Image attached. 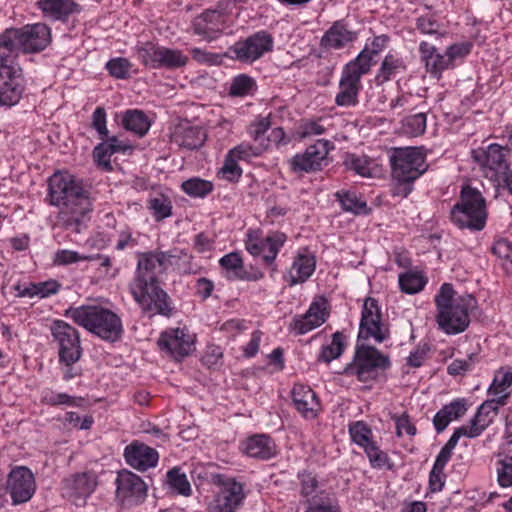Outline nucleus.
Masks as SVG:
<instances>
[{
	"instance_id": "1a4fd4ad",
	"label": "nucleus",
	"mask_w": 512,
	"mask_h": 512,
	"mask_svg": "<svg viewBox=\"0 0 512 512\" xmlns=\"http://www.w3.org/2000/svg\"><path fill=\"white\" fill-rule=\"evenodd\" d=\"M392 177L399 184H410L427 169L425 156L415 147L397 148L390 156Z\"/></svg>"
},
{
	"instance_id": "f704fd0d",
	"label": "nucleus",
	"mask_w": 512,
	"mask_h": 512,
	"mask_svg": "<svg viewBox=\"0 0 512 512\" xmlns=\"http://www.w3.org/2000/svg\"><path fill=\"white\" fill-rule=\"evenodd\" d=\"M122 125L127 131L142 137L150 129L151 122L142 110L130 109L124 112Z\"/></svg>"
},
{
	"instance_id": "37998d69",
	"label": "nucleus",
	"mask_w": 512,
	"mask_h": 512,
	"mask_svg": "<svg viewBox=\"0 0 512 512\" xmlns=\"http://www.w3.org/2000/svg\"><path fill=\"white\" fill-rule=\"evenodd\" d=\"M305 504V512H339L336 500L328 492L318 494Z\"/></svg>"
},
{
	"instance_id": "20e7f679",
	"label": "nucleus",
	"mask_w": 512,
	"mask_h": 512,
	"mask_svg": "<svg viewBox=\"0 0 512 512\" xmlns=\"http://www.w3.org/2000/svg\"><path fill=\"white\" fill-rule=\"evenodd\" d=\"M51 41L50 28L43 23L26 25L22 28H9L0 34V51L14 54L36 53L44 50Z\"/></svg>"
},
{
	"instance_id": "0eeeda50",
	"label": "nucleus",
	"mask_w": 512,
	"mask_h": 512,
	"mask_svg": "<svg viewBox=\"0 0 512 512\" xmlns=\"http://www.w3.org/2000/svg\"><path fill=\"white\" fill-rule=\"evenodd\" d=\"M390 359L375 347L357 345L353 361L343 370L347 376H356L360 381L366 382L377 377L379 371L390 367Z\"/></svg>"
},
{
	"instance_id": "2f4dec72",
	"label": "nucleus",
	"mask_w": 512,
	"mask_h": 512,
	"mask_svg": "<svg viewBox=\"0 0 512 512\" xmlns=\"http://www.w3.org/2000/svg\"><path fill=\"white\" fill-rule=\"evenodd\" d=\"M107 140L99 143L93 150V156L98 165L111 170L110 158L112 155L125 152L129 147L116 136L106 137Z\"/></svg>"
},
{
	"instance_id": "49530a36",
	"label": "nucleus",
	"mask_w": 512,
	"mask_h": 512,
	"mask_svg": "<svg viewBox=\"0 0 512 512\" xmlns=\"http://www.w3.org/2000/svg\"><path fill=\"white\" fill-rule=\"evenodd\" d=\"M427 280L417 272H406L399 275V286L407 294H415L423 290Z\"/></svg>"
},
{
	"instance_id": "8fccbe9b",
	"label": "nucleus",
	"mask_w": 512,
	"mask_h": 512,
	"mask_svg": "<svg viewBox=\"0 0 512 512\" xmlns=\"http://www.w3.org/2000/svg\"><path fill=\"white\" fill-rule=\"evenodd\" d=\"M512 385V372H499L493 379L492 384L488 389V393L493 396V398H499L500 396H505V401L509 397L510 393L508 389Z\"/></svg>"
},
{
	"instance_id": "4be33fe9",
	"label": "nucleus",
	"mask_w": 512,
	"mask_h": 512,
	"mask_svg": "<svg viewBox=\"0 0 512 512\" xmlns=\"http://www.w3.org/2000/svg\"><path fill=\"white\" fill-rule=\"evenodd\" d=\"M503 405H505L504 395L499 398L486 400L479 406L469 425H463L458 428L465 431L468 438L479 436L492 423L493 418L498 414L499 407Z\"/></svg>"
},
{
	"instance_id": "c9c22d12",
	"label": "nucleus",
	"mask_w": 512,
	"mask_h": 512,
	"mask_svg": "<svg viewBox=\"0 0 512 512\" xmlns=\"http://www.w3.org/2000/svg\"><path fill=\"white\" fill-rule=\"evenodd\" d=\"M165 252H149L141 255L138 265L136 276L150 275L157 279L155 269L159 267L160 271H166Z\"/></svg>"
},
{
	"instance_id": "79ce46f5",
	"label": "nucleus",
	"mask_w": 512,
	"mask_h": 512,
	"mask_svg": "<svg viewBox=\"0 0 512 512\" xmlns=\"http://www.w3.org/2000/svg\"><path fill=\"white\" fill-rule=\"evenodd\" d=\"M299 479V492L300 495L305 499V503L322 492H326L321 489L319 482L315 475L310 472H302L298 475Z\"/></svg>"
},
{
	"instance_id": "bb28decb",
	"label": "nucleus",
	"mask_w": 512,
	"mask_h": 512,
	"mask_svg": "<svg viewBox=\"0 0 512 512\" xmlns=\"http://www.w3.org/2000/svg\"><path fill=\"white\" fill-rule=\"evenodd\" d=\"M223 15L219 11L207 10L197 16L193 21L195 34L207 39H214L223 29Z\"/></svg>"
},
{
	"instance_id": "7ed1b4c3",
	"label": "nucleus",
	"mask_w": 512,
	"mask_h": 512,
	"mask_svg": "<svg viewBox=\"0 0 512 512\" xmlns=\"http://www.w3.org/2000/svg\"><path fill=\"white\" fill-rule=\"evenodd\" d=\"M65 315L103 340L114 342L121 337L122 322L117 314L99 306L70 307Z\"/></svg>"
},
{
	"instance_id": "864d4df0",
	"label": "nucleus",
	"mask_w": 512,
	"mask_h": 512,
	"mask_svg": "<svg viewBox=\"0 0 512 512\" xmlns=\"http://www.w3.org/2000/svg\"><path fill=\"white\" fill-rule=\"evenodd\" d=\"M402 129L409 136H419L426 130V114L423 112L416 113L404 119Z\"/></svg>"
},
{
	"instance_id": "69168bd1",
	"label": "nucleus",
	"mask_w": 512,
	"mask_h": 512,
	"mask_svg": "<svg viewBox=\"0 0 512 512\" xmlns=\"http://www.w3.org/2000/svg\"><path fill=\"white\" fill-rule=\"evenodd\" d=\"M367 457L369 458L370 464L374 468L386 467L389 463V458L385 452L379 449V447L372 442L364 449Z\"/></svg>"
},
{
	"instance_id": "423d86ee",
	"label": "nucleus",
	"mask_w": 512,
	"mask_h": 512,
	"mask_svg": "<svg viewBox=\"0 0 512 512\" xmlns=\"http://www.w3.org/2000/svg\"><path fill=\"white\" fill-rule=\"evenodd\" d=\"M130 292L142 310L151 316L170 315L167 293L160 287L158 279L150 275L135 276L130 283Z\"/></svg>"
},
{
	"instance_id": "f3484780",
	"label": "nucleus",
	"mask_w": 512,
	"mask_h": 512,
	"mask_svg": "<svg viewBox=\"0 0 512 512\" xmlns=\"http://www.w3.org/2000/svg\"><path fill=\"white\" fill-rule=\"evenodd\" d=\"M510 149L507 146H501L493 143L486 148H477L472 150L473 160L478 163L485 171L486 176L496 178L499 174H506L509 169L507 157Z\"/></svg>"
},
{
	"instance_id": "c85d7f7f",
	"label": "nucleus",
	"mask_w": 512,
	"mask_h": 512,
	"mask_svg": "<svg viewBox=\"0 0 512 512\" xmlns=\"http://www.w3.org/2000/svg\"><path fill=\"white\" fill-rule=\"evenodd\" d=\"M243 451L249 457L267 460L275 456L276 446L269 436L260 434L248 438L243 443Z\"/></svg>"
},
{
	"instance_id": "4d7b16f0",
	"label": "nucleus",
	"mask_w": 512,
	"mask_h": 512,
	"mask_svg": "<svg viewBox=\"0 0 512 512\" xmlns=\"http://www.w3.org/2000/svg\"><path fill=\"white\" fill-rule=\"evenodd\" d=\"M349 432L353 442L364 449L373 442L371 440L372 432L370 428H368V426L362 421H358L351 425Z\"/></svg>"
},
{
	"instance_id": "9b49d317",
	"label": "nucleus",
	"mask_w": 512,
	"mask_h": 512,
	"mask_svg": "<svg viewBox=\"0 0 512 512\" xmlns=\"http://www.w3.org/2000/svg\"><path fill=\"white\" fill-rule=\"evenodd\" d=\"M210 481L219 487V491L208 504V511L236 512L245 498L243 485L219 473H212Z\"/></svg>"
},
{
	"instance_id": "412c9836",
	"label": "nucleus",
	"mask_w": 512,
	"mask_h": 512,
	"mask_svg": "<svg viewBox=\"0 0 512 512\" xmlns=\"http://www.w3.org/2000/svg\"><path fill=\"white\" fill-rule=\"evenodd\" d=\"M98 478L94 471H84L69 475L62 480V491L73 502H85L95 491Z\"/></svg>"
},
{
	"instance_id": "de8ad7c7",
	"label": "nucleus",
	"mask_w": 512,
	"mask_h": 512,
	"mask_svg": "<svg viewBox=\"0 0 512 512\" xmlns=\"http://www.w3.org/2000/svg\"><path fill=\"white\" fill-rule=\"evenodd\" d=\"M496 462V474L498 484L503 487L512 486V456L499 453Z\"/></svg>"
},
{
	"instance_id": "a878e982",
	"label": "nucleus",
	"mask_w": 512,
	"mask_h": 512,
	"mask_svg": "<svg viewBox=\"0 0 512 512\" xmlns=\"http://www.w3.org/2000/svg\"><path fill=\"white\" fill-rule=\"evenodd\" d=\"M292 400L297 411L306 419H314L320 411V402L316 393L303 384L294 385Z\"/></svg>"
},
{
	"instance_id": "4468645a",
	"label": "nucleus",
	"mask_w": 512,
	"mask_h": 512,
	"mask_svg": "<svg viewBox=\"0 0 512 512\" xmlns=\"http://www.w3.org/2000/svg\"><path fill=\"white\" fill-rule=\"evenodd\" d=\"M285 241L286 235L282 232H271L264 238L261 230L250 229L247 232L245 247L251 255H262L264 262L266 264H271L275 260Z\"/></svg>"
},
{
	"instance_id": "f8f14e48",
	"label": "nucleus",
	"mask_w": 512,
	"mask_h": 512,
	"mask_svg": "<svg viewBox=\"0 0 512 512\" xmlns=\"http://www.w3.org/2000/svg\"><path fill=\"white\" fill-rule=\"evenodd\" d=\"M50 330L58 348L59 362L66 367L78 362L82 356V347L77 329L63 320H56Z\"/></svg>"
},
{
	"instance_id": "6e6552de",
	"label": "nucleus",
	"mask_w": 512,
	"mask_h": 512,
	"mask_svg": "<svg viewBox=\"0 0 512 512\" xmlns=\"http://www.w3.org/2000/svg\"><path fill=\"white\" fill-rule=\"evenodd\" d=\"M24 91L23 71L14 54L0 51V105L13 106Z\"/></svg>"
},
{
	"instance_id": "774afa93",
	"label": "nucleus",
	"mask_w": 512,
	"mask_h": 512,
	"mask_svg": "<svg viewBox=\"0 0 512 512\" xmlns=\"http://www.w3.org/2000/svg\"><path fill=\"white\" fill-rule=\"evenodd\" d=\"M93 256L80 255L75 251L71 250H59L55 254L54 261L58 265H68L79 261H90L93 260Z\"/></svg>"
},
{
	"instance_id": "b1692460",
	"label": "nucleus",
	"mask_w": 512,
	"mask_h": 512,
	"mask_svg": "<svg viewBox=\"0 0 512 512\" xmlns=\"http://www.w3.org/2000/svg\"><path fill=\"white\" fill-rule=\"evenodd\" d=\"M124 458L129 466L140 471L155 467L158 463V452L148 445L133 441L124 450Z\"/></svg>"
},
{
	"instance_id": "338daca9",
	"label": "nucleus",
	"mask_w": 512,
	"mask_h": 512,
	"mask_svg": "<svg viewBox=\"0 0 512 512\" xmlns=\"http://www.w3.org/2000/svg\"><path fill=\"white\" fill-rule=\"evenodd\" d=\"M270 126L271 122L269 117H262L249 125L248 134L255 142L264 143L265 139L263 138V135Z\"/></svg>"
},
{
	"instance_id": "e2e57ef3",
	"label": "nucleus",
	"mask_w": 512,
	"mask_h": 512,
	"mask_svg": "<svg viewBox=\"0 0 512 512\" xmlns=\"http://www.w3.org/2000/svg\"><path fill=\"white\" fill-rule=\"evenodd\" d=\"M477 362V355L470 354L465 359H455L447 367L448 374L458 376L470 371Z\"/></svg>"
},
{
	"instance_id": "c756f323",
	"label": "nucleus",
	"mask_w": 512,
	"mask_h": 512,
	"mask_svg": "<svg viewBox=\"0 0 512 512\" xmlns=\"http://www.w3.org/2000/svg\"><path fill=\"white\" fill-rule=\"evenodd\" d=\"M37 6L45 17L52 20H65L80 10L79 5L72 0H39Z\"/></svg>"
},
{
	"instance_id": "ea45409f",
	"label": "nucleus",
	"mask_w": 512,
	"mask_h": 512,
	"mask_svg": "<svg viewBox=\"0 0 512 512\" xmlns=\"http://www.w3.org/2000/svg\"><path fill=\"white\" fill-rule=\"evenodd\" d=\"M405 68L403 61L392 54L385 56L375 77L377 84L389 81L393 76Z\"/></svg>"
},
{
	"instance_id": "5fc2aeb1",
	"label": "nucleus",
	"mask_w": 512,
	"mask_h": 512,
	"mask_svg": "<svg viewBox=\"0 0 512 512\" xmlns=\"http://www.w3.org/2000/svg\"><path fill=\"white\" fill-rule=\"evenodd\" d=\"M221 267L226 271V277L230 280H237L238 274L243 269V262L240 255L231 252L223 256L219 261Z\"/></svg>"
},
{
	"instance_id": "603ef678",
	"label": "nucleus",
	"mask_w": 512,
	"mask_h": 512,
	"mask_svg": "<svg viewBox=\"0 0 512 512\" xmlns=\"http://www.w3.org/2000/svg\"><path fill=\"white\" fill-rule=\"evenodd\" d=\"M266 149L267 145H264L262 142L257 145L243 142L231 149L229 152L230 156L233 158H237L238 160H249L252 157L261 155Z\"/></svg>"
},
{
	"instance_id": "a19ab883",
	"label": "nucleus",
	"mask_w": 512,
	"mask_h": 512,
	"mask_svg": "<svg viewBox=\"0 0 512 512\" xmlns=\"http://www.w3.org/2000/svg\"><path fill=\"white\" fill-rule=\"evenodd\" d=\"M188 61V56L182 51L162 46L159 68L179 69L184 67Z\"/></svg>"
},
{
	"instance_id": "a211bd4d",
	"label": "nucleus",
	"mask_w": 512,
	"mask_h": 512,
	"mask_svg": "<svg viewBox=\"0 0 512 512\" xmlns=\"http://www.w3.org/2000/svg\"><path fill=\"white\" fill-rule=\"evenodd\" d=\"M334 144L328 140L319 139L308 146L303 153L296 154L291 160V168L295 172H311L327 165V156Z\"/></svg>"
},
{
	"instance_id": "7c9ffc66",
	"label": "nucleus",
	"mask_w": 512,
	"mask_h": 512,
	"mask_svg": "<svg viewBox=\"0 0 512 512\" xmlns=\"http://www.w3.org/2000/svg\"><path fill=\"white\" fill-rule=\"evenodd\" d=\"M466 411L467 405L464 399H456L444 405L433 418L436 431L443 432L451 421L459 419Z\"/></svg>"
},
{
	"instance_id": "dca6fc26",
	"label": "nucleus",
	"mask_w": 512,
	"mask_h": 512,
	"mask_svg": "<svg viewBox=\"0 0 512 512\" xmlns=\"http://www.w3.org/2000/svg\"><path fill=\"white\" fill-rule=\"evenodd\" d=\"M6 492L13 505L28 502L36 492V480L33 472L26 466L13 468L6 480Z\"/></svg>"
},
{
	"instance_id": "f257e3e1",
	"label": "nucleus",
	"mask_w": 512,
	"mask_h": 512,
	"mask_svg": "<svg viewBox=\"0 0 512 512\" xmlns=\"http://www.w3.org/2000/svg\"><path fill=\"white\" fill-rule=\"evenodd\" d=\"M47 200L57 206L58 224L73 233H80L92 212L89 191L83 181L68 172H57L48 181Z\"/></svg>"
},
{
	"instance_id": "72a5a7b5",
	"label": "nucleus",
	"mask_w": 512,
	"mask_h": 512,
	"mask_svg": "<svg viewBox=\"0 0 512 512\" xmlns=\"http://www.w3.org/2000/svg\"><path fill=\"white\" fill-rule=\"evenodd\" d=\"M166 270L173 266L181 274H195L199 267L193 263V257L186 251L174 248L165 252Z\"/></svg>"
},
{
	"instance_id": "393cba45",
	"label": "nucleus",
	"mask_w": 512,
	"mask_h": 512,
	"mask_svg": "<svg viewBox=\"0 0 512 512\" xmlns=\"http://www.w3.org/2000/svg\"><path fill=\"white\" fill-rule=\"evenodd\" d=\"M205 139V131L201 127L191 125L188 121L177 124L171 134L172 143L189 150L200 148Z\"/></svg>"
},
{
	"instance_id": "13d9d810",
	"label": "nucleus",
	"mask_w": 512,
	"mask_h": 512,
	"mask_svg": "<svg viewBox=\"0 0 512 512\" xmlns=\"http://www.w3.org/2000/svg\"><path fill=\"white\" fill-rule=\"evenodd\" d=\"M149 209L156 220H162L171 215V201L164 195H159L149 200Z\"/></svg>"
},
{
	"instance_id": "e433bc0d",
	"label": "nucleus",
	"mask_w": 512,
	"mask_h": 512,
	"mask_svg": "<svg viewBox=\"0 0 512 512\" xmlns=\"http://www.w3.org/2000/svg\"><path fill=\"white\" fill-rule=\"evenodd\" d=\"M61 285L53 279L37 282V283H29L28 285L21 288L17 286L18 295L21 297H39L46 298L50 295L56 294Z\"/></svg>"
},
{
	"instance_id": "052dcab7",
	"label": "nucleus",
	"mask_w": 512,
	"mask_h": 512,
	"mask_svg": "<svg viewBox=\"0 0 512 512\" xmlns=\"http://www.w3.org/2000/svg\"><path fill=\"white\" fill-rule=\"evenodd\" d=\"M426 69L431 75L440 78L442 72L452 68L447 54L436 53L425 63Z\"/></svg>"
},
{
	"instance_id": "680f3d73",
	"label": "nucleus",
	"mask_w": 512,
	"mask_h": 512,
	"mask_svg": "<svg viewBox=\"0 0 512 512\" xmlns=\"http://www.w3.org/2000/svg\"><path fill=\"white\" fill-rule=\"evenodd\" d=\"M491 251L505 261L506 270L512 271V245L506 239L497 240L491 247Z\"/></svg>"
},
{
	"instance_id": "473e14b6",
	"label": "nucleus",
	"mask_w": 512,
	"mask_h": 512,
	"mask_svg": "<svg viewBox=\"0 0 512 512\" xmlns=\"http://www.w3.org/2000/svg\"><path fill=\"white\" fill-rule=\"evenodd\" d=\"M356 34L347 29L341 22H335L321 39V45L325 48L340 49L352 42Z\"/></svg>"
},
{
	"instance_id": "bf43d9fd",
	"label": "nucleus",
	"mask_w": 512,
	"mask_h": 512,
	"mask_svg": "<svg viewBox=\"0 0 512 512\" xmlns=\"http://www.w3.org/2000/svg\"><path fill=\"white\" fill-rule=\"evenodd\" d=\"M168 482L171 487L178 491L179 494L188 496L191 492L190 484L186 475L180 472V469L173 468L167 473Z\"/></svg>"
},
{
	"instance_id": "0e129e2a",
	"label": "nucleus",
	"mask_w": 512,
	"mask_h": 512,
	"mask_svg": "<svg viewBox=\"0 0 512 512\" xmlns=\"http://www.w3.org/2000/svg\"><path fill=\"white\" fill-rule=\"evenodd\" d=\"M389 37L387 35H379L376 36L370 45H366V47L360 52L359 55L364 54L365 60L369 63V68L371 67L373 57L379 54L386 46L388 45Z\"/></svg>"
},
{
	"instance_id": "6e6d98bb",
	"label": "nucleus",
	"mask_w": 512,
	"mask_h": 512,
	"mask_svg": "<svg viewBox=\"0 0 512 512\" xmlns=\"http://www.w3.org/2000/svg\"><path fill=\"white\" fill-rule=\"evenodd\" d=\"M131 62L123 57H117L106 63L109 74L117 79H126L130 75Z\"/></svg>"
},
{
	"instance_id": "a18cd8bd",
	"label": "nucleus",
	"mask_w": 512,
	"mask_h": 512,
	"mask_svg": "<svg viewBox=\"0 0 512 512\" xmlns=\"http://www.w3.org/2000/svg\"><path fill=\"white\" fill-rule=\"evenodd\" d=\"M182 190L194 198H204L213 191V184L199 177L190 178L181 184Z\"/></svg>"
},
{
	"instance_id": "ddd939ff",
	"label": "nucleus",
	"mask_w": 512,
	"mask_h": 512,
	"mask_svg": "<svg viewBox=\"0 0 512 512\" xmlns=\"http://www.w3.org/2000/svg\"><path fill=\"white\" fill-rule=\"evenodd\" d=\"M273 37L266 31H258L229 47L226 55L243 63H253L273 48Z\"/></svg>"
},
{
	"instance_id": "5701e85b",
	"label": "nucleus",
	"mask_w": 512,
	"mask_h": 512,
	"mask_svg": "<svg viewBox=\"0 0 512 512\" xmlns=\"http://www.w3.org/2000/svg\"><path fill=\"white\" fill-rule=\"evenodd\" d=\"M328 303L324 297L316 298L307 312L299 317H295L291 323L292 329L297 334L302 335L321 326L328 318Z\"/></svg>"
},
{
	"instance_id": "cd10ccee",
	"label": "nucleus",
	"mask_w": 512,
	"mask_h": 512,
	"mask_svg": "<svg viewBox=\"0 0 512 512\" xmlns=\"http://www.w3.org/2000/svg\"><path fill=\"white\" fill-rule=\"evenodd\" d=\"M315 267V257L307 249L299 251L289 271L290 285L305 282L311 277Z\"/></svg>"
},
{
	"instance_id": "f03ea898",
	"label": "nucleus",
	"mask_w": 512,
	"mask_h": 512,
	"mask_svg": "<svg viewBox=\"0 0 512 512\" xmlns=\"http://www.w3.org/2000/svg\"><path fill=\"white\" fill-rule=\"evenodd\" d=\"M434 301L437 308L436 321L442 331L454 335L466 330L470 324L469 311L476 304L472 295L456 296L452 284L444 283Z\"/></svg>"
},
{
	"instance_id": "aec40b11",
	"label": "nucleus",
	"mask_w": 512,
	"mask_h": 512,
	"mask_svg": "<svg viewBox=\"0 0 512 512\" xmlns=\"http://www.w3.org/2000/svg\"><path fill=\"white\" fill-rule=\"evenodd\" d=\"M158 346L175 360H181L194 350V338L186 328H170L161 333Z\"/></svg>"
},
{
	"instance_id": "3c124183",
	"label": "nucleus",
	"mask_w": 512,
	"mask_h": 512,
	"mask_svg": "<svg viewBox=\"0 0 512 512\" xmlns=\"http://www.w3.org/2000/svg\"><path fill=\"white\" fill-rule=\"evenodd\" d=\"M255 89L254 79L248 75L240 74L233 78L229 87V94L235 97H243L251 94Z\"/></svg>"
},
{
	"instance_id": "39448f33",
	"label": "nucleus",
	"mask_w": 512,
	"mask_h": 512,
	"mask_svg": "<svg viewBox=\"0 0 512 512\" xmlns=\"http://www.w3.org/2000/svg\"><path fill=\"white\" fill-rule=\"evenodd\" d=\"M451 219L461 229L482 230L486 224L487 209L480 191L470 186L463 187L459 201L451 210Z\"/></svg>"
},
{
	"instance_id": "6ab92c4d",
	"label": "nucleus",
	"mask_w": 512,
	"mask_h": 512,
	"mask_svg": "<svg viewBox=\"0 0 512 512\" xmlns=\"http://www.w3.org/2000/svg\"><path fill=\"white\" fill-rule=\"evenodd\" d=\"M116 498L124 505H138L147 496V486L136 474L128 470L118 473L116 481Z\"/></svg>"
},
{
	"instance_id": "2eb2a0df",
	"label": "nucleus",
	"mask_w": 512,
	"mask_h": 512,
	"mask_svg": "<svg viewBox=\"0 0 512 512\" xmlns=\"http://www.w3.org/2000/svg\"><path fill=\"white\" fill-rule=\"evenodd\" d=\"M358 337L366 340L373 338L377 343H382L389 337V328L382 321L378 302L372 297L364 301Z\"/></svg>"
},
{
	"instance_id": "c03bdc74",
	"label": "nucleus",
	"mask_w": 512,
	"mask_h": 512,
	"mask_svg": "<svg viewBox=\"0 0 512 512\" xmlns=\"http://www.w3.org/2000/svg\"><path fill=\"white\" fill-rule=\"evenodd\" d=\"M162 46L146 42L137 48V57L145 65L159 69Z\"/></svg>"
},
{
	"instance_id": "9d476101",
	"label": "nucleus",
	"mask_w": 512,
	"mask_h": 512,
	"mask_svg": "<svg viewBox=\"0 0 512 512\" xmlns=\"http://www.w3.org/2000/svg\"><path fill=\"white\" fill-rule=\"evenodd\" d=\"M369 72V63L364 54L345 65L339 81V91L335 97L338 106L350 107L358 103L361 77Z\"/></svg>"
},
{
	"instance_id": "09e8293b",
	"label": "nucleus",
	"mask_w": 512,
	"mask_h": 512,
	"mask_svg": "<svg viewBox=\"0 0 512 512\" xmlns=\"http://www.w3.org/2000/svg\"><path fill=\"white\" fill-rule=\"evenodd\" d=\"M461 437H466L465 431L456 428L454 430V433L450 437V439L447 441V443L441 448L439 454L436 457L434 467L443 469L445 468L446 464L450 460L452 456V451L456 447L459 439Z\"/></svg>"
},
{
	"instance_id": "4c0bfd02",
	"label": "nucleus",
	"mask_w": 512,
	"mask_h": 512,
	"mask_svg": "<svg viewBox=\"0 0 512 512\" xmlns=\"http://www.w3.org/2000/svg\"><path fill=\"white\" fill-rule=\"evenodd\" d=\"M335 197L346 212L359 215L367 214L369 211L366 202L359 199L355 192L340 190L335 193Z\"/></svg>"
},
{
	"instance_id": "58836bf2",
	"label": "nucleus",
	"mask_w": 512,
	"mask_h": 512,
	"mask_svg": "<svg viewBox=\"0 0 512 512\" xmlns=\"http://www.w3.org/2000/svg\"><path fill=\"white\" fill-rule=\"evenodd\" d=\"M345 335L337 331L332 335L330 344L323 345L318 357L319 361L330 363L334 359L339 358L345 349Z\"/></svg>"
}]
</instances>
